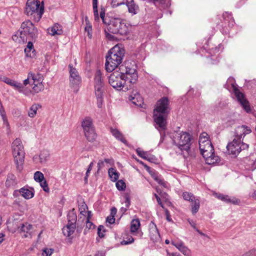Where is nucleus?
<instances>
[{"mask_svg": "<svg viewBox=\"0 0 256 256\" xmlns=\"http://www.w3.org/2000/svg\"><path fill=\"white\" fill-rule=\"evenodd\" d=\"M95 164L96 162L94 160L90 163L86 172V176H88L91 174H93L94 170H96L97 166H95Z\"/></svg>", "mask_w": 256, "mask_h": 256, "instance_id": "58836bf2", "label": "nucleus"}, {"mask_svg": "<svg viewBox=\"0 0 256 256\" xmlns=\"http://www.w3.org/2000/svg\"><path fill=\"white\" fill-rule=\"evenodd\" d=\"M83 130L94 128L92 118L90 117L85 118L82 122Z\"/></svg>", "mask_w": 256, "mask_h": 256, "instance_id": "a878e982", "label": "nucleus"}, {"mask_svg": "<svg viewBox=\"0 0 256 256\" xmlns=\"http://www.w3.org/2000/svg\"><path fill=\"white\" fill-rule=\"evenodd\" d=\"M86 227L88 229L93 228L94 227L93 223L90 221V220H86Z\"/></svg>", "mask_w": 256, "mask_h": 256, "instance_id": "680f3d73", "label": "nucleus"}, {"mask_svg": "<svg viewBox=\"0 0 256 256\" xmlns=\"http://www.w3.org/2000/svg\"><path fill=\"white\" fill-rule=\"evenodd\" d=\"M100 94H98L96 92H95L96 96L97 98L98 101V108H101L102 104V92H100Z\"/></svg>", "mask_w": 256, "mask_h": 256, "instance_id": "49530a36", "label": "nucleus"}, {"mask_svg": "<svg viewBox=\"0 0 256 256\" xmlns=\"http://www.w3.org/2000/svg\"><path fill=\"white\" fill-rule=\"evenodd\" d=\"M85 31L87 32L89 38H91L92 26L90 24H87L86 26L85 27Z\"/></svg>", "mask_w": 256, "mask_h": 256, "instance_id": "864d4df0", "label": "nucleus"}, {"mask_svg": "<svg viewBox=\"0 0 256 256\" xmlns=\"http://www.w3.org/2000/svg\"><path fill=\"white\" fill-rule=\"evenodd\" d=\"M48 33L52 36L60 35L62 33V26L58 24L48 29Z\"/></svg>", "mask_w": 256, "mask_h": 256, "instance_id": "b1692460", "label": "nucleus"}, {"mask_svg": "<svg viewBox=\"0 0 256 256\" xmlns=\"http://www.w3.org/2000/svg\"><path fill=\"white\" fill-rule=\"evenodd\" d=\"M70 72V86L73 92L76 94L80 89L81 77L76 68L71 64L68 66Z\"/></svg>", "mask_w": 256, "mask_h": 256, "instance_id": "1a4fd4ad", "label": "nucleus"}, {"mask_svg": "<svg viewBox=\"0 0 256 256\" xmlns=\"http://www.w3.org/2000/svg\"><path fill=\"white\" fill-rule=\"evenodd\" d=\"M84 136L87 140L90 142H94L96 138V134L94 128L86 130H84Z\"/></svg>", "mask_w": 256, "mask_h": 256, "instance_id": "bb28decb", "label": "nucleus"}, {"mask_svg": "<svg viewBox=\"0 0 256 256\" xmlns=\"http://www.w3.org/2000/svg\"><path fill=\"white\" fill-rule=\"evenodd\" d=\"M68 224H73L76 225L77 216L74 210L70 212L68 214Z\"/></svg>", "mask_w": 256, "mask_h": 256, "instance_id": "2f4dec72", "label": "nucleus"}, {"mask_svg": "<svg viewBox=\"0 0 256 256\" xmlns=\"http://www.w3.org/2000/svg\"><path fill=\"white\" fill-rule=\"evenodd\" d=\"M134 242V239L132 236H130L127 238V240H124L121 242L120 244L122 245H127L132 243Z\"/></svg>", "mask_w": 256, "mask_h": 256, "instance_id": "3c124183", "label": "nucleus"}, {"mask_svg": "<svg viewBox=\"0 0 256 256\" xmlns=\"http://www.w3.org/2000/svg\"><path fill=\"white\" fill-rule=\"evenodd\" d=\"M182 196L184 200L191 202L194 200L196 198L194 195L191 193L187 192H184Z\"/></svg>", "mask_w": 256, "mask_h": 256, "instance_id": "37998d69", "label": "nucleus"}, {"mask_svg": "<svg viewBox=\"0 0 256 256\" xmlns=\"http://www.w3.org/2000/svg\"><path fill=\"white\" fill-rule=\"evenodd\" d=\"M106 252L104 250L98 251L94 256H105Z\"/></svg>", "mask_w": 256, "mask_h": 256, "instance_id": "774afa93", "label": "nucleus"}, {"mask_svg": "<svg viewBox=\"0 0 256 256\" xmlns=\"http://www.w3.org/2000/svg\"><path fill=\"white\" fill-rule=\"evenodd\" d=\"M138 78V74L134 68L122 65L110 74L108 82L114 88L120 90L126 82L134 84Z\"/></svg>", "mask_w": 256, "mask_h": 256, "instance_id": "f257e3e1", "label": "nucleus"}, {"mask_svg": "<svg viewBox=\"0 0 256 256\" xmlns=\"http://www.w3.org/2000/svg\"><path fill=\"white\" fill-rule=\"evenodd\" d=\"M40 108V106L38 104H32L28 112V116L30 118H34L36 114L37 111Z\"/></svg>", "mask_w": 256, "mask_h": 256, "instance_id": "c9c22d12", "label": "nucleus"}, {"mask_svg": "<svg viewBox=\"0 0 256 256\" xmlns=\"http://www.w3.org/2000/svg\"><path fill=\"white\" fill-rule=\"evenodd\" d=\"M242 256H256V249L252 250Z\"/></svg>", "mask_w": 256, "mask_h": 256, "instance_id": "6e6d98bb", "label": "nucleus"}, {"mask_svg": "<svg viewBox=\"0 0 256 256\" xmlns=\"http://www.w3.org/2000/svg\"><path fill=\"white\" fill-rule=\"evenodd\" d=\"M104 83L102 78V72L100 70L96 71L94 78V86L95 92L100 94V92H103Z\"/></svg>", "mask_w": 256, "mask_h": 256, "instance_id": "dca6fc26", "label": "nucleus"}, {"mask_svg": "<svg viewBox=\"0 0 256 256\" xmlns=\"http://www.w3.org/2000/svg\"><path fill=\"white\" fill-rule=\"evenodd\" d=\"M17 184V182L14 177H9L6 180V187H12L15 186Z\"/></svg>", "mask_w": 256, "mask_h": 256, "instance_id": "a19ab883", "label": "nucleus"}, {"mask_svg": "<svg viewBox=\"0 0 256 256\" xmlns=\"http://www.w3.org/2000/svg\"><path fill=\"white\" fill-rule=\"evenodd\" d=\"M12 152L16 170L21 172L24 168L25 152L22 141L20 138H16L11 146Z\"/></svg>", "mask_w": 256, "mask_h": 256, "instance_id": "423d86ee", "label": "nucleus"}, {"mask_svg": "<svg viewBox=\"0 0 256 256\" xmlns=\"http://www.w3.org/2000/svg\"><path fill=\"white\" fill-rule=\"evenodd\" d=\"M34 74H33L32 72H29L28 74L27 78L24 80V86H26L28 84H30L32 86V82Z\"/></svg>", "mask_w": 256, "mask_h": 256, "instance_id": "c03bdc74", "label": "nucleus"}, {"mask_svg": "<svg viewBox=\"0 0 256 256\" xmlns=\"http://www.w3.org/2000/svg\"><path fill=\"white\" fill-rule=\"evenodd\" d=\"M188 222L196 230L197 228L196 227V222H194L193 220L188 218L187 220Z\"/></svg>", "mask_w": 256, "mask_h": 256, "instance_id": "e2e57ef3", "label": "nucleus"}, {"mask_svg": "<svg viewBox=\"0 0 256 256\" xmlns=\"http://www.w3.org/2000/svg\"><path fill=\"white\" fill-rule=\"evenodd\" d=\"M108 176H118L119 173L117 170L114 168H111L108 170Z\"/></svg>", "mask_w": 256, "mask_h": 256, "instance_id": "8fccbe9b", "label": "nucleus"}, {"mask_svg": "<svg viewBox=\"0 0 256 256\" xmlns=\"http://www.w3.org/2000/svg\"><path fill=\"white\" fill-rule=\"evenodd\" d=\"M191 211L192 214L194 215L198 212L200 207V202L198 198H194L190 202Z\"/></svg>", "mask_w": 256, "mask_h": 256, "instance_id": "7c9ffc66", "label": "nucleus"}, {"mask_svg": "<svg viewBox=\"0 0 256 256\" xmlns=\"http://www.w3.org/2000/svg\"><path fill=\"white\" fill-rule=\"evenodd\" d=\"M224 202L226 203H230L234 204H239L240 200L236 197H230L228 195L226 196Z\"/></svg>", "mask_w": 256, "mask_h": 256, "instance_id": "4c0bfd02", "label": "nucleus"}, {"mask_svg": "<svg viewBox=\"0 0 256 256\" xmlns=\"http://www.w3.org/2000/svg\"><path fill=\"white\" fill-rule=\"evenodd\" d=\"M106 164H109L110 166H112L114 164V160L112 158H105L102 160Z\"/></svg>", "mask_w": 256, "mask_h": 256, "instance_id": "bf43d9fd", "label": "nucleus"}, {"mask_svg": "<svg viewBox=\"0 0 256 256\" xmlns=\"http://www.w3.org/2000/svg\"><path fill=\"white\" fill-rule=\"evenodd\" d=\"M125 4L127 6L128 12L132 16H134L138 12L139 8L138 5L136 4L134 0H127Z\"/></svg>", "mask_w": 256, "mask_h": 256, "instance_id": "4be33fe9", "label": "nucleus"}, {"mask_svg": "<svg viewBox=\"0 0 256 256\" xmlns=\"http://www.w3.org/2000/svg\"><path fill=\"white\" fill-rule=\"evenodd\" d=\"M154 180L157 182L160 185L163 187L168 188L170 187L169 184L165 182L161 177H154Z\"/></svg>", "mask_w": 256, "mask_h": 256, "instance_id": "ea45409f", "label": "nucleus"}, {"mask_svg": "<svg viewBox=\"0 0 256 256\" xmlns=\"http://www.w3.org/2000/svg\"><path fill=\"white\" fill-rule=\"evenodd\" d=\"M213 194H214V196H215L218 199H219V200H222L223 202H224L225 198H226V195H224L222 194H218V193H216V192H214Z\"/></svg>", "mask_w": 256, "mask_h": 256, "instance_id": "4d7b16f0", "label": "nucleus"}, {"mask_svg": "<svg viewBox=\"0 0 256 256\" xmlns=\"http://www.w3.org/2000/svg\"><path fill=\"white\" fill-rule=\"evenodd\" d=\"M171 244L180 252L184 256H192V251L180 240H172Z\"/></svg>", "mask_w": 256, "mask_h": 256, "instance_id": "4468645a", "label": "nucleus"}, {"mask_svg": "<svg viewBox=\"0 0 256 256\" xmlns=\"http://www.w3.org/2000/svg\"><path fill=\"white\" fill-rule=\"evenodd\" d=\"M128 100L134 104L138 106H140L143 102L142 96L136 92H133L132 94L129 96Z\"/></svg>", "mask_w": 256, "mask_h": 256, "instance_id": "5701e85b", "label": "nucleus"}, {"mask_svg": "<svg viewBox=\"0 0 256 256\" xmlns=\"http://www.w3.org/2000/svg\"><path fill=\"white\" fill-rule=\"evenodd\" d=\"M166 256H182L178 252H170L167 250L166 251Z\"/></svg>", "mask_w": 256, "mask_h": 256, "instance_id": "338daca9", "label": "nucleus"}, {"mask_svg": "<svg viewBox=\"0 0 256 256\" xmlns=\"http://www.w3.org/2000/svg\"><path fill=\"white\" fill-rule=\"evenodd\" d=\"M98 0H92V8L94 10V18L96 21H98L100 20L98 10Z\"/></svg>", "mask_w": 256, "mask_h": 256, "instance_id": "e433bc0d", "label": "nucleus"}, {"mask_svg": "<svg viewBox=\"0 0 256 256\" xmlns=\"http://www.w3.org/2000/svg\"><path fill=\"white\" fill-rule=\"evenodd\" d=\"M0 80L14 87L20 92H22L23 91L24 86L22 84L6 76H0Z\"/></svg>", "mask_w": 256, "mask_h": 256, "instance_id": "a211bd4d", "label": "nucleus"}, {"mask_svg": "<svg viewBox=\"0 0 256 256\" xmlns=\"http://www.w3.org/2000/svg\"><path fill=\"white\" fill-rule=\"evenodd\" d=\"M248 145L242 142V140L234 138V140L229 142L227 146V150L229 154L236 156L242 150L247 149Z\"/></svg>", "mask_w": 256, "mask_h": 256, "instance_id": "9d476101", "label": "nucleus"}, {"mask_svg": "<svg viewBox=\"0 0 256 256\" xmlns=\"http://www.w3.org/2000/svg\"><path fill=\"white\" fill-rule=\"evenodd\" d=\"M87 210L88 207L86 204L82 206L79 208L80 214L84 216H86Z\"/></svg>", "mask_w": 256, "mask_h": 256, "instance_id": "5fc2aeb1", "label": "nucleus"}, {"mask_svg": "<svg viewBox=\"0 0 256 256\" xmlns=\"http://www.w3.org/2000/svg\"><path fill=\"white\" fill-rule=\"evenodd\" d=\"M54 252V250L52 248H44L42 250V256H50Z\"/></svg>", "mask_w": 256, "mask_h": 256, "instance_id": "603ef678", "label": "nucleus"}, {"mask_svg": "<svg viewBox=\"0 0 256 256\" xmlns=\"http://www.w3.org/2000/svg\"><path fill=\"white\" fill-rule=\"evenodd\" d=\"M26 56L28 58H32L36 56V51L34 50H24Z\"/></svg>", "mask_w": 256, "mask_h": 256, "instance_id": "de8ad7c7", "label": "nucleus"}, {"mask_svg": "<svg viewBox=\"0 0 256 256\" xmlns=\"http://www.w3.org/2000/svg\"><path fill=\"white\" fill-rule=\"evenodd\" d=\"M105 230L102 226H100L98 228V234L100 238L104 237Z\"/></svg>", "mask_w": 256, "mask_h": 256, "instance_id": "09e8293b", "label": "nucleus"}, {"mask_svg": "<svg viewBox=\"0 0 256 256\" xmlns=\"http://www.w3.org/2000/svg\"><path fill=\"white\" fill-rule=\"evenodd\" d=\"M44 11V5L42 4L40 6L39 0H28L25 10L27 15H32L34 14H36L38 16V20H39L42 18Z\"/></svg>", "mask_w": 256, "mask_h": 256, "instance_id": "0eeeda50", "label": "nucleus"}, {"mask_svg": "<svg viewBox=\"0 0 256 256\" xmlns=\"http://www.w3.org/2000/svg\"><path fill=\"white\" fill-rule=\"evenodd\" d=\"M43 76L40 74H34L32 82V92L34 93H38L44 90V85L42 83Z\"/></svg>", "mask_w": 256, "mask_h": 256, "instance_id": "f8f14e48", "label": "nucleus"}, {"mask_svg": "<svg viewBox=\"0 0 256 256\" xmlns=\"http://www.w3.org/2000/svg\"><path fill=\"white\" fill-rule=\"evenodd\" d=\"M50 155L48 150H44L40 152L39 154H35L32 158V160L35 164H43L48 161Z\"/></svg>", "mask_w": 256, "mask_h": 256, "instance_id": "f3484780", "label": "nucleus"}, {"mask_svg": "<svg viewBox=\"0 0 256 256\" xmlns=\"http://www.w3.org/2000/svg\"><path fill=\"white\" fill-rule=\"evenodd\" d=\"M150 237L154 242H160L161 238L156 224L151 222L149 224Z\"/></svg>", "mask_w": 256, "mask_h": 256, "instance_id": "2eb2a0df", "label": "nucleus"}, {"mask_svg": "<svg viewBox=\"0 0 256 256\" xmlns=\"http://www.w3.org/2000/svg\"><path fill=\"white\" fill-rule=\"evenodd\" d=\"M251 132L250 128L244 126H239L236 130V138L237 140H240L246 134Z\"/></svg>", "mask_w": 256, "mask_h": 256, "instance_id": "412c9836", "label": "nucleus"}, {"mask_svg": "<svg viewBox=\"0 0 256 256\" xmlns=\"http://www.w3.org/2000/svg\"><path fill=\"white\" fill-rule=\"evenodd\" d=\"M202 156L205 159L206 163L208 164H219L220 162V158L216 155L214 150L210 152L204 153Z\"/></svg>", "mask_w": 256, "mask_h": 256, "instance_id": "6ab92c4d", "label": "nucleus"}, {"mask_svg": "<svg viewBox=\"0 0 256 256\" xmlns=\"http://www.w3.org/2000/svg\"><path fill=\"white\" fill-rule=\"evenodd\" d=\"M76 228V225L68 224L66 226L62 228L64 234L68 237L72 236Z\"/></svg>", "mask_w": 256, "mask_h": 256, "instance_id": "393cba45", "label": "nucleus"}, {"mask_svg": "<svg viewBox=\"0 0 256 256\" xmlns=\"http://www.w3.org/2000/svg\"><path fill=\"white\" fill-rule=\"evenodd\" d=\"M124 53V49L118 45L115 46L110 50L105 63L107 72H112L118 68L122 62Z\"/></svg>", "mask_w": 256, "mask_h": 256, "instance_id": "39448f33", "label": "nucleus"}, {"mask_svg": "<svg viewBox=\"0 0 256 256\" xmlns=\"http://www.w3.org/2000/svg\"><path fill=\"white\" fill-rule=\"evenodd\" d=\"M124 204L125 206L128 208L130 204V197L128 194H126L125 196Z\"/></svg>", "mask_w": 256, "mask_h": 256, "instance_id": "052dcab7", "label": "nucleus"}, {"mask_svg": "<svg viewBox=\"0 0 256 256\" xmlns=\"http://www.w3.org/2000/svg\"><path fill=\"white\" fill-rule=\"evenodd\" d=\"M115 222V218L114 216H108L106 218V222L109 223L110 224H112Z\"/></svg>", "mask_w": 256, "mask_h": 256, "instance_id": "13d9d810", "label": "nucleus"}, {"mask_svg": "<svg viewBox=\"0 0 256 256\" xmlns=\"http://www.w3.org/2000/svg\"><path fill=\"white\" fill-rule=\"evenodd\" d=\"M154 4L157 6H160L164 3V0H153Z\"/></svg>", "mask_w": 256, "mask_h": 256, "instance_id": "0e129e2a", "label": "nucleus"}, {"mask_svg": "<svg viewBox=\"0 0 256 256\" xmlns=\"http://www.w3.org/2000/svg\"><path fill=\"white\" fill-rule=\"evenodd\" d=\"M140 221L138 219H134L130 222V232L132 233L136 232L140 227Z\"/></svg>", "mask_w": 256, "mask_h": 256, "instance_id": "473e14b6", "label": "nucleus"}, {"mask_svg": "<svg viewBox=\"0 0 256 256\" xmlns=\"http://www.w3.org/2000/svg\"><path fill=\"white\" fill-rule=\"evenodd\" d=\"M34 180L39 182L40 186L42 188L43 190L46 192H50V188L48 186V183L44 177H34Z\"/></svg>", "mask_w": 256, "mask_h": 256, "instance_id": "cd10ccee", "label": "nucleus"}, {"mask_svg": "<svg viewBox=\"0 0 256 256\" xmlns=\"http://www.w3.org/2000/svg\"><path fill=\"white\" fill-rule=\"evenodd\" d=\"M127 0H112L110 4L112 8H116L121 5L125 4Z\"/></svg>", "mask_w": 256, "mask_h": 256, "instance_id": "79ce46f5", "label": "nucleus"}, {"mask_svg": "<svg viewBox=\"0 0 256 256\" xmlns=\"http://www.w3.org/2000/svg\"><path fill=\"white\" fill-rule=\"evenodd\" d=\"M18 191L22 196L26 200L30 199L34 196V190L32 188L24 186Z\"/></svg>", "mask_w": 256, "mask_h": 256, "instance_id": "aec40b11", "label": "nucleus"}, {"mask_svg": "<svg viewBox=\"0 0 256 256\" xmlns=\"http://www.w3.org/2000/svg\"><path fill=\"white\" fill-rule=\"evenodd\" d=\"M32 228V226L28 223H26L24 224H22L21 226L20 227V230L22 232H24V233H26V234H24V237H28V234H30V230Z\"/></svg>", "mask_w": 256, "mask_h": 256, "instance_id": "72a5a7b5", "label": "nucleus"}, {"mask_svg": "<svg viewBox=\"0 0 256 256\" xmlns=\"http://www.w3.org/2000/svg\"><path fill=\"white\" fill-rule=\"evenodd\" d=\"M100 18L103 23L106 25L104 32L106 36L109 39L113 37L110 33L119 34L121 35H126L128 32V28L124 20L118 18H111L105 16V10L101 8Z\"/></svg>", "mask_w": 256, "mask_h": 256, "instance_id": "f03ea898", "label": "nucleus"}, {"mask_svg": "<svg viewBox=\"0 0 256 256\" xmlns=\"http://www.w3.org/2000/svg\"><path fill=\"white\" fill-rule=\"evenodd\" d=\"M173 144L180 150L184 157L190 155L192 136L186 132H174L171 134Z\"/></svg>", "mask_w": 256, "mask_h": 256, "instance_id": "20e7f679", "label": "nucleus"}, {"mask_svg": "<svg viewBox=\"0 0 256 256\" xmlns=\"http://www.w3.org/2000/svg\"><path fill=\"white\" fill-rule=\"evenodd\" d=\"M169 100L163 97L156 102L154 110V119L156 128L159 130H164L166 126L167 116L170 112Z\"/></svg>", "mask_w": 256, "mask_h": 256, "instance_id": "7ed1b4c3", "label": "nucleus"}, {"mask_svg": "<svg viewBox=\"0 0 256 256\" xmlns=\"http://www.w3.org/2000/svg\"><path fill=\"white\" fill-rule=\"evenodd\" d=\"M111 180L113 182H116V184L117 189L119 190H124L126 188V184L125 182L122 180H118V177H110Z\"/></svg>", "mask_w": 256, "mask_h": 256, "instance_id": "c756f323", "label": "nucleus"}, {"mask_svg": "<svg viewBox=\"0 0 256 256\" xmlns=\"http://www.w3.org/2000/svg\"><path fill=\"white\" fill-rule=\"evenodd\" d=\"M199 148L202 155H204V153L210 152L214 150L207 133L201 134L199 138Z\"/></svg>", "mask_w": 256, "mask_h": 256, "instance_id": "9b49d317", "label": "nucleus"}, {"mask_svg": "<svg viewBox=\"0 0 256 256\" xmlns=\"http://www.w3.org/2000/svg\"><path fill=\"white\" fill-rule=\"evenodd\" d=\"M136 152L138 155L142 158L143 159H145L148 154L147 152H144L141 150L140 148H138L136 150Z\"/></svg>", "mask_w": 256, "mask_h": 256, "instance_id": "a18cd8bd", "label": "nucleus"}, {"mask_svg": "<svg viewBox=\"0 0 256 256\" xmlns=\"http://www.w3.org/2000/svg\"><path fill=\"white\" fill-rule=\"evenodd\" d=\"M24 50H34V46H33V44L30 42H29L28 44H27V46H26V47L25 48Z\"/></svg>", "mask_w": 256, "mask_h": 256, "instance_id": "69168bd1", "label": "nucleus"}, {"mask_svg": "<svg viewBox=\"0 0 256 256\" xmlns=\"http://www.w3.org/2000/svg\"><path fill=\"white\" fill-rule=\"evenodd\" d=\"M106 164L102 160H100L97 164V169L96 170H94L93 175L94 176H96L100 174H102V172H101V170L102 168L104 167Z\"/></svg>", "mask_w": 256, "mask_h": 256, "instance_id": "f704fd0d", "label": "nucleus"}, {"mask_svg": "<svg viewBox=\"0 0 256 256\" xmlns=\"http://www.w3.org/2000/svg\"><path fill=\"white\" fill-rule=\"evenodd\" d=\"M232 86L234 95L238 100L240 102L241 106H242L243 108L248 112H250V108L248 102L246 99L244 94L234 86Z\"/></svg>", "mask_w": 256, "mask_h": 256, "instance_id": "ddd939ff", "label": "nucleus"}, {"mask_svg": "<svg viewBox=\"0 0 256 256\" xmlns=\"http://www.w3.org/2000/svg\"><path fill=\"white\" fill-rule=\"evenodd\" d=\"M21 28L22 30V31L17 32L14 36H12V39L14 40H18V36L21 38H24L22 33H24V34H28L31 38H34L37 35V29L34 27L33 24L29 20H26L22 23L21 25Z\"/></svg>", "mask_w": 256, "mask_h": 256, "instance_id": "6e6552de", "label": "nucleus"}, {"mask_svg": "<svg viewBox=\"0 0 256 256\" xmlns=\"http://www.w3.org/2000/svg\"><path fill=\"white\" fill-rule=\"evenodd\" d=\"M110 132L118 140H120L125 144H127V141L124 138L122 134L116 128H110Z\"/></svg>", "mask_w": 256, "mask_h": 256, "instance_id": "c85d7f7f", "label": "nucleus"}]
</instances>
